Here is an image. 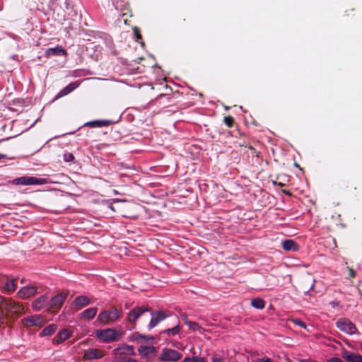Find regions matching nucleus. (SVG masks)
I'll use <instances>...</instances> for the list:
<instances>
[{"instance_id":"6e6552de","label":"nucleus","mask_w":362,"mask_h":362,"mask_svg":"<svg viewBox=\"0 0 362 362\" xmlns=\"http://www.w3.org/2000/svg\"><path fill=\"white\" fill-rule=\"evenodd\" d=\"M336 325L341 332L350 335L354 334L357 331L355 325L349 319L340 318L337 320Z\"/></svg>"},{"instance_id":"2f4dec72","label":"nucleus","mask_w":362,"mask_h":362,"mask_svg":"<svg viewBox=\"0 0 362 362\" xmlns=\"http://www.w3.org/2000/svg\"><path fill=\"white\" fill-rule=\"evenodd\" d=\"M134 34L136 37V41L139 42L140 40H142V36L140 33V29L137 27H134L133 28Z\"/></svg>"},{"instance_id":"39448f33","label":"nucleus","mask_w":362,"mask_h":362,"mask_svg":"<svg viewBox=\"0 0 362 362\" xmlns=\"http://www.w3.org/2000/svg\"><path fill=\"white\" fill-rule=\"evenodd\" d=\"M5 310L8 315H19L24 313V307L19 303L12 299H5L3 310Z\"/></svg>"},{"instance_id":"cd10ccee","label":"nucleus","mask_w":362,"mask_h":362,"mask_svg":"<svg viewBox=\"0 0 362 362\" xmlns=\"http://www.w3.org/2000/svg\"><path fill=\"white\" fill-rule=\"evenodd\" d=\"M182 362H206L203 357L194 356L192 358L186 357Z\"/></svg>"},{"instance_id":"7c9ffc66","label":"nucleus","mask_w":362,"mask_h":362,"mask_svg":"<svg viewBox=\"0 0 362 362\" xmlns=\"http://www.w3.org/2000/svg\"><path fill=\"white\" fill-rule=\"evenodd\" d=\"M223 122L228 127H232L234 124L235 120L232 116H226L223 119Z\"/></svg>"},{"instance_id":"1a4fd4ad","label":"nucleus","mask_w":362,"mask_h":362,"mask_svg":"<svg viewBox=\"0 0 362 362\" xmlns=\"http://www.w3.org/2000/svg\"><path fill=\"white\" fill-rule=\"evenodd\" d=\"M150 307H135L127 315V320L132 325H135L137 319L146 312H150Z\"/></svg>"},{"instance_id":"c85d7f7f","label":"nucleus","mask_w":362,"mask_h":362,"mask_svg":"<svg viewBox=\"0 0 362 362\" xmlns=\"http://www.w3.org/2000/svg\"><path fill=\"white\" fill-rule=\"evenodd\" d=\"M185 324L187 325H188L189 328L195 331V330H199L200 329L201 327L199 325L198 323L195 322H191V321H188V320H185Z\"/></svg>"},{"instance_id":"72a5a7b5","label":"nucleus","mask_w":362,"mask_h":362,"mask_svg":"<svg viewBox=\"0 0 362 362\" xmlns=\"http://www.w3.org/2000/svg\"><path fill=\"white\" fill-rule=\"evenodd\" d=\"M294 323L300 327L306 328V324L300 319H296L293 320Z\"/></svg>"},{"instance_id":"c756f323","label":"nucleus","mask_w":362,"mask_h":362,"mask_svg":"<svg viewBox=\"0 0 362 362\" xmlns=\"http://www.w3.org/2000/svg\"><path fill=\"white\" fill-rule=\"evenodd\" d=\"M134 339L136 341H139L140 339H145V340H153L154 337L152 336H146L141 334H134Z\"/></svg>"},{"instance_id":"473e14b6","label":"nucleus","mask_w":362,"mask_h":362,"mask_svg":"<svg viewBox=\"0 0 362 362\" xmlns=\"http://www.w3.org/2000/svg\"><path fill=\"white\" fill-rule=\"evenodd\" d=\"M125 204L124 202H117L116 203V206H112L111 209L114 211H116V208L119 210L122 209V205Z\"/></svg>"},{"instance_id":"a878e982","label":"nucleus","mask_w":362,"mask_h":362,"mask_svg":"<svg viewBox=\"0 0 362 362\" xmlns=\"http://www.w3.org/2000/svg\"><path fill=\"white\" fill-rule=\"evenodd\" d=\"M180 329H181L180 326L179 325H177L173 328L163 330L160 332V334H167L168 336H175V335L179 334V332H180Z\"/></svg>"},{"instance_id":"58836bf2","label":"nucleus","mask_w":362,"mask_h":362,"mask_svg":"<svg viewBox=\"0 0 362 362\" xmlns=\"http://www.w3.org/2000/svg\"><path fill=\"white\" fill-rule=\"evenodd\" d=\"M349 274L350 277L353 279L355 278L356 276V272L352 268L349 269Z\"/></svg>"},{"instance_id":"a19ab883","label":"nucleus","mask_w":362,"mask_h":362,"mask_svg":"<svg viewBox=\"0 0 362 362\" xmlns=\"http://www.w3.org/2000/svg\"><path fill=\"white\" fill-rule=\"evenodd\" d=\"M122 18H123L124 23L126 25H128V24H129V23H128V19L127 18V13H123V15H122Z\"/></svg>"},{"instance_id":"49530a36","label":"nucleus","mask_w":362,"mask_h":362,"mask_svg":"<svg viewBox=\"0 0 362 362\" xmlns=\"http://www.w3.org/2000/svg\"><path fill=\"white\" fill-rule=\"evenodd\" d=\"M115 1H116V0H112L113 4L115 3Z\"/></svg>"},{"instance_id":"20e7f679","label":"nucleus","mask_w":362,"mask_h":362,"mask_svg":"<svg viewBox=\"0 0 362 362\" xmlns=\"http://www.w3.org/2000/svg\"><path fill=\"white\" fill-rule=\"evenodd\" d=\"M67 298V293L64 292L59 293L53 296L48 300V307L47 311L50 313H57L62 308Z\"/></svg>"},{"instance_id":"423d86ee","label":"nucleus","mask_w":362,"mask_h":362,"mask_svg":"<svg viewBox=\"0 0 362 362\" xmlns=\"http://www.w3.org/2000/svg\"><path fill=\"white\" fill-rule=\"evenodd\" d=\"M48 182L47 178L23 176L16 178L13 183L21 185H40Z\"/></svg>"},{"instance_id":"7ed1b4c3","label":"nucleus","mask_w":362,"mask_h":362,"mask_svg":"<svg viewBox=\"0 0 362 362\" xmlns=\"http://www.w3.org/2000/svg\"><path fill=\"white\" fill-rule=\"evenodd\" d=\"M122 311L115 307L111 308L110 310L102 311L98 320L104 325H108L116 321L121 317Z\"/></svg>"},{"instance_id":"2eb2a0df","label":"nucleus","mask_w":362,"mask_h":362,"mask_svg":"<svg viewBox=\"0 0 362 362\" xmlns=\"http://www.w3.org/2000/svg\"><path fill=\"white\" fill-rule=\"evenodd\" d=\"M48 298L46 296H41L33 302V308L35 311H39L45 306L48 307Z\"/></svg>"},{"instance_id":"bb28decb","label":"nucleus","mask_w":362,"mask_h":362,"mask_svg":"<svg viewBox=\"0 0 362 362\" xmlns=\"http://www.w3.org/2000/svg\"><path fill=\"white\" fill-rule=\"evenodd\" d=\"M4 289L8 293L13 292L16 288V285L15 284V280H8L6 282L4 286Z\"/></svg>"},{"instance_id":"4468645a","label":"nucleus","mask_w":362,"mask_h":362,"mask_svg":"<svg viewBox=\"0 0 362 362\" xmlns=\"http://www.w3.org/2000/svg\"><path fill=\"white\" fill-rule=\"evenodd\" d=\"M68 54L66 49H64L61 45H57L55 47L49 48L45 52V55L47 57L51 56H64L66 57Z\"/></svg>"},{"instance_id":"dca6fc26","label":"nucleus","mask_w":362,"mask_h":362,"mask_svg":"<svg viewBox=\"0 0 362 362\" xmlns=\"http://www.w3.org/2000/svg\"><path fill=\"white\" fill-rule=\"evenodd\" d=\"M37 293V288L34 286H24L18 292V295L21 298H28Z\"/></svg>"},{"instance_id":"aec40b11","label":"nucleus","mask_w":362,"mask_h":362,"mask_svg":"<svg viewBox=\"0 0 362 362\" xmlns=\"http://www.w3.org/2000/svg\"><path fill=\"white\" fill-rule=\"evenodd\" d=\"M70 337V333L66 329L61 330L53 339V343L59 344Z\"/></svg>"},{"instance_id":"a18cd8bd","label":"nucleus","mask_w":362,"mask_h":362,"mask_svg":"<svg viewBox=\"0 0 362 362\" xmlns=\"http://www.w3.org/2000/svg\"><path fill=\"white\" fill-rule=\"evenodd\" d=\"M122 215L123 216H127V214H122Z\"/></svg>"},{"instance_id":"f8f14e48","label":"nucleus","mask_w":362,"mask_h":362,"mask_svg":"<svg viewBox=\"0 0 362 362\" xmlns=\"http://www.w3.org/2000/svg\"><path fill=\"white\" fill-rule=\"evenodd\" d=\"M103 356V352L97 349H88L84 351L83 358L85 360L99 359Z\"/></svg>"},{"instance_id":"412c9836","label":"nucleus","mask_w":362,"mask_h":362,"mask_svg":"<svg viewBox=\"0 0 362 362\" xmlns=\"http://www.w3.org/2000/svg\"><path fill=\"white\" fill-rule=\"evenodd\" d=\"M89 303V298L85 296H77L74 301V304L77 308V309H81L82 308L88 305Z\"/></svg>"},{"instance_id":"f704fd0d","label":"nucleus","mask_w":362,"mask_h":362,"mask_svg":"<svg viewBox=\"0 0 362 362\" xmlns=\"http://www.w3.org/2000/svg\"><path fill=\"white\" fill-rule=\"evenodd\" d=\"M74 159V156L72 153L64 154V160L66 161H72Z\"/></svg>"},{"instance_id":"79ce46f5","label":"nucleus","mask_w":362,"mask_h":362,"mask_svg":"<svg viewBox=\"0 0 362 362\" xmlns=\"http://www.w3.org/2000/svg\"><path fill=\"white\" fill-rule=\"evenodd\" d=\"M283 193H284L285 194L288 195V196H291L292 194L290 191L288 190H283Z\"/></svg>"},{"instance_id":"c9c22d12","label":"nucleus","mask_w":362,"mask_h":362,"mask_svg":"<svg viewBox=\"0 0 362 362\" xmlns=\"http://www.w3.org/2000/svg\"><path fill=\"white\" fill-rule=\"evenodd\" d=\"M212 362H223V358L221 356H214L211 358Z\"/></svg>"},{"instance_id":"b1692460","label":"nucleus","mask_w":362,"mask_h":362,"mask_svg":"<svg viewBox=\"0 0 362 362\" xmlns=\"http://www.w3.org/2000/svg\"><path fill=\"white\" fill-rule=\"evenodd\" d=\"M57 326L56 325H50L46 327L40 333L41 336H50L57 331Z\"/></svg>"},{"instance_id":"f03ea898","label":"nucleus","mask_w":362,"mask_h":362,"mask_svg":"<svg viewBox=\"0 0 362 362\" xmlns=\"http://www.w3.org/2000/svg\"><path fill=\"white\" fill-rule=\"evenodd\" d=\"M122 334L123 332L116 330L113 328L97 330L96 332L97 338L104 343H110L118 341Z\"/></svg>"},{"instance_id":"0eeeda50","label":"nucleus","mask_w":362,"mask_h":362,"mask_svg":"<svg viewBox=\"0 0 362 362\" xmlns=\"http://www.w3.org/2000/svg\"><path fill=\"white\" fill-rule=\"evenodd\" d=\"M182 358V354L179 351L168 348L162 349L159 360L160 361L175 362L178 361Z\"/></svg>"},{"instance_id":"5701e85b","label":"nucleus","mask_w":362,"mask_h":362,"mask_svg":"<svg viewBox=\"0 0 362 362\" xmlns=\"http://www.w3.org/2000/svg\"><path fill=\"white\" fill-rule=\"evenodd\" d=\"M98 308H90L85 310L82 313V317L84 319L90 320L93 319L97 314Z\"/></svg>"},{"instance_id":"9d476101","label":"nucleus","mask_w":362,"mask_h":362,"mask_svg":"<svg viewBox=\"0 0 362 362\" xmlns=\"http://www.w3.org/2000/svg\"><path fill=\"white\" fill-rule=\"evenodd\" d=\"M151 320L148 325V330L152 329L157 326L160 322L167 317V315L163 310L153 311L151 313Z\"/></svg>"},{"instance_id":"393cba45","label":"nucleus","mask_w":362,"mask_h":362,"mask_svg":"<svg viewBox=\"0 0 362 362\" xmlns=\"http://www.w3.org/2000/svg\"><path fill=\"white\" fill-rule=\"evenodd\" d=\"M251 305L257 309H263L265 307V301L260 298H255L252 300Z\"/></svg>"},{"instance_id":"4be33fe9","label":"nucleus","mask_w":362,"mask_h":362,"mask_svg":"<svg viewBox=\"0 0 362 362\" xmlns=\"http://www.w3.org/2000/svg\"><path fill=\"white\" fill-rule=\"evenodd\" d=\"M343 357L348 362H362V356L360 354L345 351Z\"/></svg>"},{"instance_id":"4c0bfd02","label":"nucleus","mask_w":362,"mask_h":362,"mask_svg":"<svg viewBox=\"0 0 362 362\" xmlns=\"http://www.w3.org/2000/svg\"><path fill=\"white\" fill-rule=\"evenodd\" d=\"M329 304L332 305L333 308H335L339 306L340 302L339 300H334L331 301Z\"/></svg>"},{"instance_id":"ddd939ff","label":"nucleus","mask_w":362,"mask_h":362,"mask_svg":"<svg viewBox=\"0 0 362 362\" xmlns=\"http://www.w3.org/2000/svg\"><path fill=\"white\" fill-rule=\"evenodd\" d=\"M138 351L139 354L142 357L148 358L156 356V348L153 346H140L138 349Z\"/></svg>"},{"instance_id":"e433bc0d","label":"nucleus","mask_w":362,"mask_h":362,"mask_svg":"<svg viewBox=\"0 0 362 362\" xmlns=\"http://www.w3.org/2000/svg\"><path fill=\"white\" fill-rule=\"evenodd\" d=\"M310 286L309 288L308 287H303V290L305 293H308L310 290H311L314 287V283L313 281H310Z\"/></svg>"},{"instance_id":"6ab92c4d","label":"nucleus","mask_w":362,"mask_h":362,"mask_svg":"<svg viewBox=\"0 0 362 362\" xmlns=\"http://www.w3.org/2000/svg\"><path fill=\"white\" fill-rule=\"evenodd\" d=\"M77 85L75 83H71L64 87L62 90H60L54 97V100H58L72 92L76 88Z\"/></svg>"},{"instance_id":"c03bdc74","label":"nucleus","mask_w":362,"mask_h":362,"mask_svg":"<svg viewBox=\"0 0 362 362\" xmlns=\"http://www.w3.org/2000/svg\"><path fill=\"white\" fill-rule=\"evenodd\" d=\"M295 165L297 166V167H299L298 164V163H295Z\"/></svg>"},{"instance_id":"a211bd4d","label":"nucleus","mask_w":362,"mask_h":362,"mask_svg":"<svg viewBox=\"0 0 362 362\" xmlns=\"http://www.w3.org/2000/svg\"><path fill=\"white\" fill-rule=\"evenodd\" d=\"M282 247L286 251L296 252L299 250V245L291 239H287L283 241Z\"/></svg>"},{"instance_id":"ea45409f","label":"nucleus","mask_w":362,"mask_h":362,"mask_svg":"<svg viewBox=\"0 0 362 362\" xmlns=\"http://www.w3.org/2000/svg\"><path fill=\"white\" fill-rule=\"evenodd\" d=\"M273 185H275V186H279V187H284L285 186V184L284 183H282V182H279L277 181H273L272 182Z\"/></svg>"},{"instance_id":"f3484780","label":"nucleus","mask_w":362,"mask_h":362,"mask_svg":"<svg viewBox=\"0 0 362 362\" xmlns=\"http://www.w3.org/2000/svg\"><path fill=\"white\" fill-rule=\"evenodd\" d=\"M114 122L112 120L108 119H103V120H94L86 122L84 126L95 128V127H108L109 125L113 124Z\"/></svg>"},{"instance_id":"37998d69","label":"nucleus","mask_w":362,"mask_h":362,"mask_svg":"<svg viewBox=\"0 0 362 362\" xmlns=\"http://www.w3.org/2000/svg\"><path fill=\"white\" fill-rule=\"evenodd\" d=\"M249 148H250V149H252V150H253V149H254V148H253V147H252V146H250V147H249Z\"/></svg>"},{"instance_id":"9b49d317","label":"nucleus","mask_w":362,"mask_h":362,"mask_svg":"<svg viewBox=\"0 0 362 362\" xmlns=\"http://www.w3.org/2000/svg\"><path fill=\"white\" fill-rule=\"evenodd\" d=\"M22 323L25 327L42 326L45 321L41 315H35L23 318Z\"/></svg>"},{"instance_id":"f257e3e1","label":"nucleus","mask_w":362,"mask_h":362,"mask_svg":"<svg viewBox=\"0 0 362 362\" xmlns=\"http://www.w3.org/2000/svg\"><path fill=\"white\" fill-rule=\"evenodd\" d=\"M112 362H138L136 359L131 358L130 356L135 355L134 349L132 346L122 344L112 351Z\"/></svg>"}]
</instances>
